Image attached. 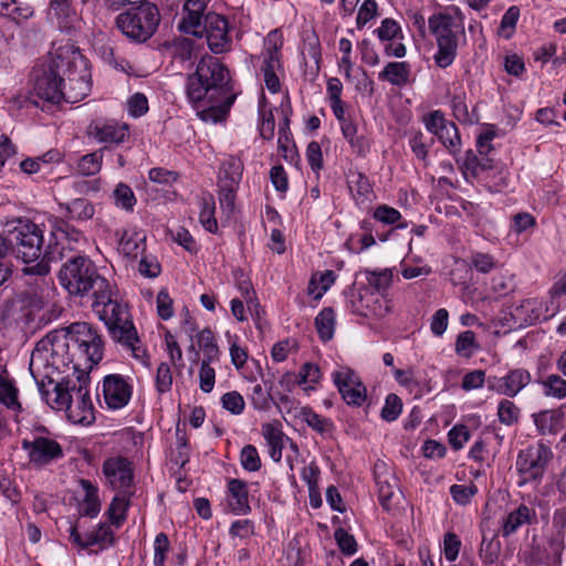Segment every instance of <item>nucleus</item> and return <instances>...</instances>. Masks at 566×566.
<instances>
[{
	"mask_svg": "<svg viewBox=\"0 0 566 566\" xmlns=\"http://www.w3.org/2000/svg\"><path fill=\"white\" fill-rule=\"evenodd\" d=\"M104 354V343L97 329L86 322H76L66 329L48 333L36 345L31 355L30 371L35 379L39 390L50 402L49 391L44 390V379L53 382L49 373L40 379V368L45 366L59 373L72 367L73 374L80 379L96 366Z\"/></svg>",
	"mask_w": 566,
	"mask_h": 566,
	"instance_id": "obj_1",
	"label": "nucleus"
},
{
	"mask_svg": "<svg viewBox=\"0 0 566 566\" xmlns=\"http://www.w3.org/2000/svg\"><path fill=\"white\" fill-rule=\"evenodd\" d=\"M186 92L189 101L205 122L223 120L237 94L233 92L229 70L214 56L205 55L195 73L187 80Z\"/></svg>",
	"mask_w": 566,
	"mask_h": 566,
	"instance_id": "obj_2",
	"label": "nucleus"
},
{
	"mask_svg": "<svg viewBox=\"0 0 566 566\" xmlns=\"http://www.w3.org/2000/svg\"><path fill=\"white\" fill-rule=\"evenodd\" d=\"M18 259L25 264L24 273L30 275L44 276L50 272V262H57L65 259V248L60 243L49 244L43 251V232L40 227L29 220H19L8 232L6 239Z\"/></svg>",
	"mask_w": 566,
	"mask_h": 566,
	"instance_id": "obj_3",
	"label": "nucleus"
},
{
	"mask_svg": "<svg viewBox=\"0 0 566 566\" xmlns=\"http://www.w3.org/2000/svg\"><path fill=\"white\" fill-rule=\"evenodd\" d=\"M92 310L104 322L116 343L130 350L136 359L146 358L147 350L140 343L127 307L114 297L111 283L93 297Z\"/></svg>",
	"mask_w": 566,
	"mask_h": 566,
	"instance_id": "obj_4",
	"label": "nucleus"
},
{
	"mask_svg": "<svg viewBox=\"0 0 566 566\" xmlns=\"http://www.w3.org/2000/svg\"><path fill=\"white\" fill-rule=\"evenodd\" d=\"M66 261L61 265L57 279L71 295L91 296L92 298L107 287V279L99 274L94 262L85 255L65 254Z\"/></svg>",
	"mask_w": 566,
	"mask_h": 566,
	"instance_id": "obj_5",
	"label": "nucleus"
},
{
	"mask_svg": "<svg viewBox=\"0 0 566 566\" xmlns=\"http://www.w3.org/2000/svg\"><path fill=\"white\" fill-rule=\"evenodd\" d=\"M76 380L64 379L54 385L51 407L56 410H65L73 423L88 424L94 420V408L87 388L86 378L74 374Z\"/></svg>",
	"mask_w": 566,
	"mask_h": 566,
	"instance_id": "obj_6",
	"label": "nucleus"
},
{
	"mask_svg": "<svg viewBox=\"0 0 566 566\" xmlns=\"http://www.w3.org/2000/svg\"><path fill=\"white\" fill-rule=\"evenodd\" d=\"M428 25L434 35L438 51L434 54L436 64L446 69L450 66L458 50V34L464 32V18L458 8H450L444 12L432 14Z\"/></svg>",
	"mask_w": 566,
	"mask_h": 566,
	"instance_id": "obj_7",
	"label": "nucleus"
},
{
	"mask_svg": "<svg viewBox=\"0 0 566 566\" xmlns=\"http://www.w3.org/2000/svg\"><path fill=\"white\" fill-rule=\"evenodd\" d=\"M161 14L156 4L139 1L116 17V27L135 43H145L158 30Z\"/></svg>",
	"mask_w": 566,
	"mask_h": 566,
	"instance_id": "obj_8",
	"label": "nucleus"
},
{
	"mask_svg": "<svg viewBox=\"0 0 566 566\" xmlns=\"http://www.w3.org/2000/svg\"><path fill=\"white\" fill-rule=\"evenodd\" d=\"M63 53L65 59L63 101L73 104L82 101L90 94L92 90V75L87 60L73 44H64Z\"/></svg>",
	"mask_w": 566,
	"mask_h": 566,
	"instance_id": "obj_9",
	"label": "nucleus"
},
{
	"mask_svg": "<svg viewBox=\"0 0 566 566\" xmlns=\"http://www.w3.org/2000/svg\"><path fill=\"white\" fill-rule=\"evenodd\" d=\"M63 54V45H60L50 53L46 63L34 70L33 90L41 99L50 103L63 101V83L65 82Z\"/></svg>",
	"mask_w": 566,
	"mask_h": 566,
	"instance_id": "obj_10",
	"label": "nucleus"
},
{
	"mask_svg": "<svg viewBox=\"0 0 566 566\" xmlns=\"http://www.w3.org/2000/svg\"><path fill=\"white\" fill-rule=\"evenodd\" d=\"M551 458V449L542 443L521 450L515 463L520 484L541 480Z\"/></svg>",
	"mask_w": 566,
	"mask_h": 566,
	"instance_id": "obj_11",
	"label": "nucleus"
},
{
	"mask_svg": "<svg viewBox=\"0 0 566 566\" xmlns=\"http://www.w3.org/2000/svg\"><path fill=\"white\" fill-rule=\"evenodd\" d=\"M86 136L97 144L107 146H118L125 143L129 137V127L125 123H119L113 118H95L86 127Z\"/></svg>",
	"mask_w": 566,
	"mask_h": 566,
	"instance_id": "obj_12",
	"label": "nucleus"
},
{
	"mask_svg": "<svg viewBox=\"0 0 566 566\" xmlns=\"http://www.w3.org/2000/svg\"><path fill=\"white\" fill-rule=\"evenodd\" d=\"M21 447L28 452L30 463L35 467H45L64 457L62 446L48 437H34L33 440L23 439Z\"/></svg>",
	"mask_w": 566,
	"mask_h": 566,
	"instance_id": "obj_13",
	"label": "nucleus"
},
{
	"mask_svg": "<svg viewBox=\"0 0 566 566\" xmlns=\"http://www.w3.org/2000/svg\"><path fill=\"white\" fill-rule=\"evenodd\" d=\"M532 381L531 373L525 368L510 369L504 376H489L488 389L513 398Z\"/></svg>",
	"mask_w": 566,
	"mask_h": 566,
	"instance_id": "obj_14",
	"label": "nucleus"
},
{
	"mask_svg": "<svg viewBox=\"0 0 566 566\" xmlns=\"http://www.w3.org/2000/svg\"><path fill=\"white\" fill-rule=\"evenodd\" d=\"M202 27V30L206 31L207 43L211 52L220 54L230 50L229 23L224 17L208 13Z\"/></svg>",
	"mask_w": 566,
	"mask_h": 566,
	"instance_id": "obj_15",
	"label": "nucleus"
},
{
	"mask_svg": "<svg viewBox=\"0 0 566 566\" xmlns=\"http://www.w3.org/2000/svg\"><path fill=\"white\" fill-rule=\"evenodd\" d=\"M104 400L108 408L120 409L132 397V387L122 375H108L103 381Z\"/></svg>",
	"mask_w": 566,
	"mask_h": 566,
	"instance_id": "obj_16",
	"label": "nucleus"
},
{
	"mask_svg": "<svg viewBox=\"0 0 566 566\" xmlns=\"http://www.w3.org/2000/svg\"><path fill=\"white\" fill-rule=\"evenodd\" d=\"M103 472L113 489L126 491L133 484L132 463L126 458L117 457L106 460L103 464Z\"/></svg>",
	"mask_w": 566,
	"mask_h": 566,
	"instance_id": "obj_17",
	"label": "nucleus"
},
{
	"mask_svg": "<svg viewBox=\"0 0 566 566\" xmlns=\"http://www.w3.org/2000/svg\"><path fill=\"white\" fill-rule=\"evenodd\" d=\"M206 9L207 0H187L184 4L182 19L178 25L179 30L195 36H201Z\"/></svg>",
	"mask_w": 566,
	"mask_h": 566,
	"instance_id": "obj_18",
	"label": "nucleus"
},
{
	"mask_svg": "<svg viewBox=\"0 0 566 566\" xmlns=\"http://www.w3.org/2000/svg\"><path fill=\"white\" fill-rule=\"evenodd\" d=\"M70 539L81 548L99 545L102 548L112 545L114 535L109 526L101 524L96 530L86 533L84 537L78 533L76 525L70 527Z\"/></svg>",
	"mask_w": 566,
	"mask_h": 566,
	"instance_id": "obj_19",
	"label": "nucleus"
},
{
	"mask_svg": "<svg viewBox=\"0 0 566 566\" xmlns=\"http://www.w3.org/2000/svg\"><path fill=\"white\" fill-rule=\"evenodd\" d=\"M511 315L518 326L533 325L542 319L546 321L552 318L555 315V307L552 313L545 314L542 317V304L536 300H527L523 302L521 306L516 307L513 313L511 312Z\"/></svg>",
	"mask_w": 566,
	"mask_h": 566,
	"instance_id": "obj_20",
	"label": "nucleus"
},
{
	"mask_svg": "<svg viewBox=\"0 0 566 566\" xmlns=\"http://www.w3.org/2000/svg\"><path fill=\"white\" fill-rule=\"evenodd\" d=\"M534 422L542 434H556L564 429L565 412L563 407L544 410L534 416Z\"/></svg>",
	"mask_w": 566,
	"mask_h": 566,
	"instance_id": "obj_21",
	"label": "nucleus"
},
{
	"mask_svg": "<svg viewBox=\"0 0 566 566\" xmlns=\"http://www.w3.org/2000/svg\"><path fill=\"white\" fill-rule=\"evenodd\" d=\"M386 471V464L384 462L375 464V481L378 488V499L381 506L385 510H390L391 499L397 488L396 479L392 474L380 471Z\"/></svg>",
	"mask_w": 566,
	"mask_h": 566,
	"instance_id": "obj_22",
	"label": "nucleus"
},
{
	"mask_svg": "<svg viewBox=\"0 0 566 566\" xmlns=\"http://www.w3.org/2000/svg\"><path fill=\"white\" fill-rule=\"evenodd\" d=\"M228 492L230 495L229 505L235 514H248L251 511L249 504L248 484L239 479H231L228 482Z\"/></svg>",
	"mask_w": 566,
	"mask_h": 566,
	"instance_id": "obj_23",
	"label": "nucleus"
},
{
	"mask_svg": "<svg viewBox=\"0 0 566 566\" xmlns=\"http://www.w3.org/2000/svg\"><path fill=\"white\" fill-rule=\"evenodd\" d=\"M262 436L266 441L269 448V455L274 462H280L282 459V450L284 443L290 441L283 431L274 423H265L262 426Z\"/></svg>",
	"mask_w": 566,
	"mask_h": 566,
	"instance_id": "obj_24",
	"label": "nucleus"
},
{
	"mask_svg": "<svg viewBox=\"0 0 566 566\" xmlns=\"http://www.w3.org/2000/svg\"><path fill=\"white\" fill-rule=\"evenodd\" d=\"M78 484L84 492V497L78 504L80 514L88 517L97 516L101 511L97 486L86 479H81Z\"/></svg>",
	"mask_w": 566,
	"mask_h": 566,
	"instance_id": "obj_25",
	"label": "nucleus"
},
{
	"mask_svg": "<svg viewBox=\"0 0 566 566\" xmlns=\"http://www.w3.org/2000/svg\"><path fill=\"white\" fill-rule=\"evenodd\" d=\"M266 54L263 60L262 71H277L281 69L282 35L277 30L271 31L265 39Z\"/></svg>",
	"mask_w": 566,
	"mask_h": 566,
	"instance_id": "obj_26",
	"label": "nucleus"
},
{
	"mask_svg": "<svg viewBox=\"0 0 566 566\" xmlns=\"http://www.w3.org/2000/svg\"><path fill=\"white\" fill-rule=\"evenodd\" d=\"M49 14L56 20L57 27L63 31H70L74 28L77 20L75 11L71 7L70 0H50Z\"/></svg>",
	"mask_w": 566,
	"mask_h": 566,
	"instance_id": "obj_27",
	"label": "nucleus"
},
{
	"mask_svg": "<svg viewBox=\"0 0 566 566\" xmlns=\"http://www.w3.org/2000/svg\"><path fill=\"white\" fill-rule=\"evenodd\" d=\"M240 182L239 172H226L219 182V202L221 209L232 212L234 210L235 192Z\"/></svg>",
	"mask_w": 566,
	"mask_h": 566,
	"instance_id": "obj_28",
	"label": "nucleus"
},
{
	"mask_svg": "<svg viewBox=\"0 0 566 566\" xmlns=\"http://www.w3.org/2000/svg\"><path fill=\"white\" fill-rule=\"evenodd\" d=\"M60 210L72 221H87L95 214L94 205L85 198H75L67 203H60Z\"/></svg>",
	"mask_w": 566,
	"mask_h": 566,
	"instance_id": "obj_29",
	"label": "nucleus"
},
{
	"mask_svg": "<svg viewBox=\"0 0 566 566\" xmlns=\"http://www.w3.org/2000/svg\"><path fill=\"white\" fill-rule=\"evenodd\" d=\"M410 65L407 62H389L378 74L379 80L402 87L409 83Z\"/></svg>",
	"mask_w": 566,
	"mask_h": 566,
	"instance_id": "obj_30",
	"label": "nucleus"
},
{
	"mask_svg": "<svg viewBox=\"0 0 566 566\" xmlns=\"http://www.w3.org/2000/svg\"><path fill=\"white\" fill-rule=\"evenodd\" d=\"M534 516V511H532L525 504H521L515 511L511 512L505 517L502 528L503 536H510L511 534L515 533L522 525L530 524Z\"/></svg>",
	"mask_w": 566,
	"mask_h": 566,
	"instance_id": "obj_31",
	"label": "nucleus"
},
{
	"mask_svg": "<svg viewBox=\"0 0 566 566\" xmlns=\"http://www.w3.org/2000/svg\"><path fill=\"white\" fill-rule=\"evenodd\" d=\"M536 381L542 386L546 397L563 399L566 397V380L557 374L542 375L539 370Z\"/></svg>",
	"mask_w": 566,
	"mask_h": 566,
	"instance_id": "obj_32",
	"label": "nucleus"
},
{
	"mask_svg": "<svg viewBox=\"0 0 566 566\" xmlns=\"http://www.w3.org/2000/svg\"><path fill=\"white\" fill-rule=\"evenodd\" d=\"M52 226V234L56 238V242H60L65 249L66 247L61 242V240H66L67 242H78L82 239V232L75 229L73 226L69 223V220L63 218H54L51 221Z\"/></svg>",
	"mask_w": 566,
	"mask_h": 566,
	"instance_id": "obj_33",
	"label": "nucleus"
},
{
	"mask_svg": "<svg viewBox=\"0 0 566 566\" xmlns=\"http://www.w3.org/2000/svg\"><path fill=\"white\" fill-rule=\"evenodd\" d=\"M214 198L211 195L203 196L200 199L199 220L202 227L211 233H216L218 231V222L214 218Z\"/></svg>",
	"mask_w": 566,
	"mask_h": 566,
	"instance_id": "obj_34",
	"label": "nucleus"
},
{
	"mask_svg": "<svg viewBox=\"0 0 566 566\" xmlns=\"http://www.w3.org/2000/svg\"><path fill=\"white\" fill-rule=\"evenodd\" d=\"M119 247L126 256L136 259L146 250V235L139 232L125 234L119 242Z\"/></svg>",
	"mask_w": 566,
	"mask_h": 566,
	"instance_id": "obj_35",
	"label": "nucleus"
},
{
	"mask_svg": "<svg viewBox=\"0 0 566 566\" xmlns=\"http://www.w3.org/2000/svg\"><path fill=\"white\" fill-rule=\"evenodd\" d=\"M103 164V149L94 150L90 154L82 156L76 165V171L81 176H94L102 169Z\"/></svg>",
	"mask_w": 566,
	"mask_h": 566,
	"instance_id": "obj_36",
	"label": "nucleus"
},
{
	"mask_svg": "<svg viewBox=\"0 0 566 566\" xmlns=\"http://www.w3.org/2000/svg\"><path fill=\"white\" fill-rule=\"evenodd\" d=\"M315 326L322 340L333 338L335 329V313L332 307L323 308L315 317Z\"/></svg>",
	"mask_w": 566,
	"mask_h": 566,
	"instance_id": "obj_37",
	"label": "nucleus"
},
{
	"mask_svg": "<svg viewBox=\"0 0 566 566\" xmlns=\"http://www.w3.org/2000/svg\"><path fill=\"white\" fill-rule=\"evenodd\" d=\"M263 381L265 388H263L260 384L254 385L250 397L251 403L256 410L268 409L270 407V402L274 400L271 392L273 388V381L271 379Z\"/></svg>",
	"mask_w": 566,
	"mask_h": 566,
	"instance_id": "obj_38",
	"label": "nucleus"
},
{
	"mask_svg": "<svg viewBox=\"0 0 566 566\" xmlns=\"http://www.w3.org/2000/svg\"><path fill=\"white\" fill-rule=\"evenodd\" d=\"M32 14L31 7L21 6L17 0H0V15L20 21L29 19Z\"/></svg>",
	"mask_w": 566,
	"mask_h": 566,
	"instance_id": "obj_39",
	"label": "nucleus"
},
{
	"mask_svg": "<svg viewBox=\"0 0 566 566\" xmlns=\"http://www.w3.org/2000/svg\"><path fill=\"white\" fill-rule=\"evenodd\" d=\"M478 348L479 344L473 331H464L457 336L454 349L459 356L470 358Z\"/></svg>",
	"mask_w": 566,
	"mask_h": 566,
	"instance_id": "obj_40",
	"label": "nucleus"
},
{
	"mask_svg": "<svg viewBox=\"0 0 566 566\" xmlns=\"http://www.w3.org/2000/svg\"><path fill=\"white\" fill-rule=\"evenodd\" d=\"M113 198L116 207L126 211L134 210L136 197L128 185L119 182L113 191Z\"/></svg>",
	"mask_w": 566,
	"mask_h": 566,
	"instance_id": "obj_41",
	"label": "nucleus"
},
{
	"mask_svg": "<svg viewBox=\"0 0 566 566\" xmlns=\"http://www.w3.org/2000/svg\"><path fill=\"white\" fill-rule=\"evenodd\" d=\"M120 492H122L120 494H116L113 497V500L109 504L108 511H107L109 520L117 525H119V523L125 520L126 510L128 507L127 495L129 494V492H127V491H120Z\"/></svg>",
	"mask_w": 566,
	"mask_h": 566,
	"instance_id": "obj_42",
	"label": "nucleus"
},
{
	"mask_svg": "<svg viewBox=\"0 0 566 566\" xmlns=\"http://www.w3.org/2000/svg\"><path fill=\"white\" fill-rule=\"evenodd\" d=\"M437 137L450 153H455L459 149L460 136L453 123L447 122L444 126L440 127Z\"/></svg>",
	"mask_w": 566,
	"mask_h": 566,
	"instance_id": "obj_43",
	"label": "nucleus"
},
{
	"mask_svg": "<svg viewBox=\"0 0 566 566\" xmlns=\"http://www.w3.org/2000/svg\"><path fill=\"white\" fill-rule=\"evenodd\" d=\"M499 421L505 426H512L518 421L520 408L509 399H502L497 406Z\"/></svg>",
	"mask_w": 566,
	"mask_h": 566,
	"instance_id": "obj_44",
	"label": "nucleus"
},
{
	"mask_svg": "<svg viewBox=\"0 0 566 566\" xmlns=\"http://www.w3.org/2000/svg\"><path fill=\"white\" fill-rule=\"evenodd\" d=\"M333 380L340 392L345 394L346 389H353L360 382V378L350 368H344L333 374Z\"/></svg>",
	"mask_w": 566,
	"mask_h": 566,
	"instance_id": "obj_45",
	"label": "nucleus"
},
{
	"mask_svg": "<svg viewBox=\"0 0 566 566\" xmlns=\"http://www.w3.org/2000/svg\"><path fill=\"white\" fill-rule=\"evenodd\" d=\"M501 552V542L497 539L496 536H492L490 539H488L485 536H483L481 547H480V557L481 559L486 564H494Z\"/></svg>",
	"mask_w": 566,
	"mask_h": 566,
	"instance_id": "obj_46",
	"label": "nucleus"
},
{
	"mask_svg": "<svg viewBox=\"0 0 566 566\" xmlns=\"http://www.w3.org/2000/svg\"><path fill=\"white\" fill-rule=\"evenodd\" d=\"M300 416L307 423L308 427H311L313 430L319 433L328 431L332 427V423L328 419L317 415L310 408H301Z\"/></svg>",
	"mask_w": 566,
	"mask_h": 566,
	"instance_id": "obj_47",
	"label": "nucleus"
},
{
	"mask_svg": "<svg viewBox=\"0 0 566 566\" xmlns=\"http://www.w3.org/2000/svg\"><path fill=\"white\" fill-rule=\"evenodd\" d=\"M240 462L242 468L249 472L259 471L261 459L256 448L252 444L244 446L240 452Z\"/></svg>",
	"mask_w": 566,
	"mask_h": 566,
	"instance_id": "obj_48",
	"label": "nucleus"
},
{
	"mask_svg": "<svg viewBox=\"0 0 566 566\" xmlns=\"http://www.w3.org/2000/svg\"><path fill=\"white\" fill-rule=\"evenodd\" d=\"M334 537L344 555L352 556L357 552L358 545L355 537L343 527L335 531Z\"/></svg>",
	"mask_w": 566,
	"mask_h": 566,
	"instance_id": "obj_49",
	"label": "nucleus"
},
{
	"mask_svg": "<svg viewBox=\"0 0 566 566\" xmlns=\"http://www.w3.org/2000/svg\"><path fill=\"white\" fill-rule=\"evenodd\" d=\"M0 402L10 409H20L17 388L7 380L0 379Z\"/></svg>",
	"mask_w": 566,
	"mask_h": 566,
	"instance_id": "obj_50",
	"label": "nucleus"
},
{
	"mask_svg": "<svg viewBox=\"0 0 566 566\" xmlns=\"http://www.w3.org/2000/svg\"><path fill=\"white\" fill-rule=\"evenodd\" d=\"M484 384L488 385V378L485 375V371L482 369H474L472 371L467 373L461 382V388L464 391H471L474 389H480L484 386Z\"/></svg>",
	"mask_w": 566,
	"mask_h": 566,
	"instance_id": "obj_51",
	"label": "nucleus"
},
{
	"mask_svg": "<svg viewBox=\"0 0 566 566\" xmlns=\"http://www.w3.org/2000/svg\"><path fill=\"white\" fill-rule=\"evenodd\" d=\"M375 32L380 41H390L401 34V28L396 20L386 18Z\"/></svg>",
	"mask_w": 566,
	"mask_h": 566,
	"instance_id": "obj_52",
	"label": "nucleus"
},
{
	"mask_svg": "<svg viewBox=\"0 0 566 566\" xmlns=\"http://www.w3.org/2000/svg\"><path fill=\"white\" fill-rule=\"evenodd\" d=\"M402 410V401L401 399L395 395L390 394L387 396L385 406L381 409V417L386 421H394L396 420Z\"/></svg>",
	"mask_w": 566,
	"mask_h": 566,
	"instance_id": "obj_53",
	"label": "nucleus"
},
{
	"mask_svg": "<svg viewBox=\"0 0 566 566\" xmlns=\"http://www.w3.org/2000/svg\"><path fill=\"white\" fill-rule=\"evenodd\" d=\"M520 17V10L517 7H510L506 12L503 14L500 31L505 39H510L513 34L515 25L517 23Z\"/></svg>",
	"mask_w": 566,
	"mask_h": 566,
	"instance_id": "obj_54",
	"label": "nucleus"
},
{
	"mask_svg": "<svg viewBox=\"0 0 566 566\" xmlns=\"http://www.w3.org/2000/svg\"><path fill=\"white\" fill-rule=\"evenodd\" d=\"M170 543L168 536L165 533H159L155 537L154 542V565L164 566L166 554L168 553Z\"/></svg>",
	"mask_w": 566,
	"mask_h": 566,
	"instance_id": "obj_55",
	"label": "nucleus"
},
{
	"mask_svg": "<svg viewBox=\"0 0 566 566\" xmlns=\"http://www.w3.org/2000/svg\"><path fill=\"white\" fill-rule=\"evenodd\" d=\"M222 407L232 415H240L244 410V399L238 391L226 392L221 397Z\"/></svg>",
	"mask_w": 566,
	"mask_h": 566,
	"instance_id": "obj_56",
	"label": "nucleus"
},
{
	"mask_svg": "<svg viewBox=\"0 0 566 566\" xmlns=\"http://www.w3.org/2000/svg\"><path fill=\"white\" fill-rule=\"evenodd\" d=\"M461 541L453 532H448L443 536V553L449 562H454L460 553Z\"/></svg>",
	"mask_w": 566,
	"mask_h": 566,
	"instance_id": "obj_57",
	"label": "nucleus"
},
{
	"mask_svg": "<svg viewBox=\"0 0 566 566\" xmlns=\"http://www.w3.org/2000/svg\"><path fill=\"white\" fill-rule=\"evenodd\" d=\"M172 373L167 363H161L157 368L156 388L159 394H165L171 389Z\"/></svg>",
	"mask_w": 566,
	"mask_h": 566,
	"instance_id": "obj_58",
	"label": "nucleus"
},
{
	"mask_svg": "<svg viewBox=\"0 0 566 566\" xmlns=\"http://www.w3.org/2000/svg\"><path fill=\"white\" fill-rule=\"evenodd\" d=\"M373 217L384 224H394L401 219V213L392 207L380 205L374 210Z\"/></svg>",
	"mask_w": 566,
	"mask_h": 566,
	"instance_id": "obj_59",
	"label": "nucleus"
},
{
	"mask_svg": "<svg viewBox=\"0 0 566 566\" xmlns=\"http://www.w3.org/2000/svg\"><path fill=\"white\" fill-rule=\"evenodd\" d=\"M392 274L389 270L367 271L368 284L380 292L386 290L391 283Z\"/></svg>",
	"mask_w": 566,
	"mask_h": 566,
	"instance_id": "obj_60",
	"label": "nucleus"
},
{
	"mask_svg": "<svg viewBox=\"0 0 566 566\" xmlns=\"http://www.w3.org/2000/svg\"><path fill=\"white\" fill-rule=\"evenodd\" d=\"M139 273L149 279H155L160 274L161 266L156 256L144 255L138 264Z\"/></svg>",
	"mask_w": 566,
	"mask_h": 566,
	"instance_id": "obj_61",
	"label": "nucleus"
},
{
	"mask_svg": "<svg viewBox=\"0 0 566 566\" xmlns=\"http://www.w3.org/2000/svg\"><path fill=\"white\" fill-rule=\"evenodd\" d=\"M472 266L480 273H489L496 266V261L491 254L474 252L471 255Z\"/></svg>",
	"mask_w": 566,
	"mask_h": 566,
	"instance_id": "obj_62",
	"label": "nucleus"
},
{
	"mask_svg": "<svg viewBox=\"0 0 566 566\" xmlns=\"http://www.w3.org/2000/svg\"><path fill=\"white\" fill-rule=\"evenodd\" d=\"M128 113L137 118L143 116L148 111V101L143 93H135L127 101Z\"/></svg>",
	"mask_w": 566,
	"mask_h": 566,
	"instance_id": "obj_63",
	"label": "nucleus"
},
{
	"mask_svg": "<svg viewBox=\"0 0 566 566\" xmlns=\"http://www.w3.org/2000/svg\"><path fill=\"white\" fill-rule=\"evenodd\" d=\"M377 3L375 0H364L361 3L356 24L358 29H361L368 21H370L377 14Z\"/></svg>",
	"mask_w": 566,
	"mask_h": 566,
	"instance_id": "obj_64",
	"label": "nucleus"
}]
</instances>
